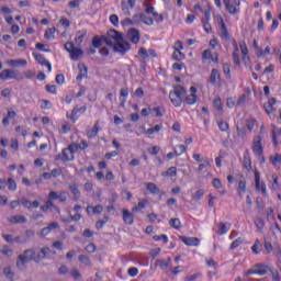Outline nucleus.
I'll return each instance as SVG.
<instances>
[{
    "instance_id": "64",
    "label": "nucleus",
    "mask_w": 281,
    "mask_h": 281,
    "mask_svg": "<svg viewBox=\"0 0 281 281\" xmlns=\"http://www.w3.org/2000/svg\"><path fill=\"white\" fill-rule=\"evenodd\" d=\"M167 177H177V167H170L167 170Z\"/></svg>"
},
{
    "instance_id": "31",
    "label": "nucleus",
    "mask_w": 281,
    "mask_h": 281,
    "mask_svg": "<svg viewBox=\"0 0 281 281\" xmlns=\"http://www.w3.org/2000/svg\"><path fill=\"white\" fill-rule=\"evenodd\" d=\"M239 48L244 56L243 60H245L246 58L249 59V57H247V54H249V48H247V43H245V41L239 42Z\"/></svg>"
},
{
    "instance_id": "12",
    "label": "nucleus",
    "mask_w": 281,
    "mask_h": 281,
    "mask_svg": "<svg viewBox=\"0 0 281 281\" xmlns=\"http://www.w3.org/2000/svg\"><path fill=\"white\" fill-rule=\"evenodd\" d=\"M140 36L142 34L137 29H130V31L127 32V37L134 45H137V43H139Z\"/></svg>"
},
{
    "instance_id": "26",
    "label": "nucleus",
    "mask_w": 281,
    "mask_h": 281,
    "mask_svg": "<svg viewBox=\"0 0 281 281\" xmlns=\"http://www.w3.org/2000/svg\"><path fill=\"white\" fill-rule=\"evenodd\" d=\"M87 111V105H83L81 108H75L72 109V112H71V116H70V120L72 122H76V115H78V113H85Z\"/></svg>"
},
{
    "instance_id": "30",
    "label": "nucleus",
    "mask_w": 281,
    "mask_h": 281,
    "mask_svg": "<svg viewBox=\"0 0 281 281\" xmlns=\"http://www.w3.org/2000/svg\"><path fill=\"white\" fill-rule=\"evenodd\" d=\"M140 23L151 26V25H155V20H153V18H150L144 13H140Z\"/></svg>"
},
{
    "instance_id": "20",
    "label": "nucleus",
    "mask_w": 281,
    "mask_h": 281,
    "mask_svg": "<svg viewBox=\"0 0 281 281\" xmlns=\"http://www.w3.org/2000/svg\"><path fill=\"white\" fill-rule=\"evenodd\" d=\"M7 65H9V67H26L27 60L26 59H9L7 60Z\"/></svg>"
},
{
    "instance_id": "25",
    "label": "nucleus",
    "mask_w": 281,
    "mask_h": 281,
    "mask_svg": "<svg viewBox=\"0 0 281 281\" xmlns=\"http://www.w3.org/2000/svg\"><path fill=\"white\" fill-rule=\"evenodd\" d=\"M244 168L247 172H251V156H249V151L244 153Z\"/></svg>"
},
{
    "instance_id": "57",
    "label": "nucleus",
    "mask_w": 281,
    "mask_h": 281,
    "mask_svg": "<svg viewBox=\"0 0 281 281\" xmlns=\"http://www.w3.org/2000/svg\"><path fill=\"white\" fill-rule=\"evenodd\" d=\"M0 80H10V69H4L0 72Z\"/></svg>"
},
{
    "instance_id": "14",
    "label": "nucleus",
    "mask_w": 281,
    "mask_h": 281,
    "mask_svg": "<svg viewBox=\"0 0 281 281\" xmlns=\"http://www.w3.org/2000/svg\"><path fill=\"white\" fill-rule=\"evenodd\" d=\"M277 102L278 100H276V98H271L263 104V109L268 115H273V113H276V108H273V105L277 104Z\"/></svg>"
},
{
    "instance_id": "22",
    "label": "nucleus",
    "mask_w": 281,
    "mask_h": 281,
    "mask_svg": "<svg viewBox=\"0 0 281 281\" xmlns=\"http://www.w3.org/2000/svg\"><path fill=\"white\" fill-rule=\"evenodd\" d=\"M79 75L77 76V81L81 82L83 78H87L88 76V68L85 66V64L78 65Z\"/></svg>"
},
{
    "instance_id": "5",
    "label": "nucleus",
    "mask_w": 281,
    "mask_h": 281,
    "mask_svg": "<svg viewBox=\"0 0 281 281\" xmlns=\"http://www.w3.org/2000/svg\"><path fill=\"white\" fill-rule=\"evenodd\" d=\"M113 52L124 56L127 52H131V43L126 42L124 37H121V41L116 42L113 46Z\"/></svg>"
},
{
    "instance_id": "39",
    "label": "nucleus",
    "mask_w": 281,
    "mask_h": 281,
    "mask_svg": "<svg viewBox=\"0 0 281 281\" xmlns=\"http://www.w3.org/2000/svg\"><path fill=\"white\" fill-rule=\"evenodd\" d=\"M254 223H255L258 232H262L265 229V220L257 217V218H255Z\"/></svg>"
},
{
    "instance_id": "58",
    "label": "nucleus",
    "mask_w": 281,
    "mask_h": 281,
    "mask_svg": "<svg viewBox=\"0 0 281 281\" xmlns=\"http://www.w3.org/2000/svg\"><path fill=\"white\" fill-rule=\"evenodd\" d=\"M110 22L114 27H117V25H120V18L116 14H112L110 15Z\"/></svg>"
},
{
    "instance_id": "52",
    "label": "nucleus",
    "mask_w": 281,
    "mask_h": 281,
    "mask_svg": "<svg viewBox=\"0 0 281 281\" xmlns=\"http://www.w3.org/2000/svg\"><path fill=\"white\" fill-rule=\"evenodd\" d=\"M238 52H239L238 48H237V50L234 49V52H233V63L235 65H240V55L238 54Z\"/></svg>"
},
{
    "instance_id": "61",
    "label": "nucleus",
    "mask_w": 281,
    "mask_h": 281,
    "mask_svg": "<svg viewBox=\"0 0 281 281\" xmlns=\"http://www.w3.org/2000/svg\"><path fill=\"white\" fill-rule=\"evenodd\" d=\"M243 245V238L238 237L231 244V249H236Z\"/></svg>"
},
{
    "instance_id": "4",
    "label": "nucleus",
    "mask_w": 281,
    "mask_h": 281,
    "mask_svg": "<svg viewBox=\"0 0 281 281\" xmlns=\"http://www.w3.org/2000/svg\"><path fill=\"white\" fill-rule=\"evenodd\" d=\"M65 49L69 53L71 60H78L81 56L85 55V50L76 47L74 42H67L65 44Z\"/></svg>"
},
{
    "instance_id": "45",
    "label": "nucleus",
    "mask_w": 281,
    "mask_h": 281,
    "mask_svg": "<svg viewBox=\"0 0 281 281\" xmlns=\"http://www.w3.org/2000/svg\"><path fill=\"white\" fill-rule=\"evenodd\" d=\"M158 265H159L160 269H162V271H166V269H168V267L170 265V258L158 260Z\"/></svg>"
},
{
    "instance_id": "55",
    "label": "nucleus",
    "mask_w": 281,
    "mask_h": 281,
    "mask_svg": "<svg viewBox=\"0 0 281 281\" xmlns=\"http://www.w3.org/2000/svg\"><path fill=\"white\" fill-rule=\"evenodd\" d=\"M237 135L241 139H245V137H247V130L245 127H238L237 126Z\"/></svg>"
},
{
    "instance_id": "16",
    "label": "nucleus",
    "mask_w": 281,
    "mask_h": 281,
    "mask_svg": "<svg viewBox=\"0 0 281 281\" xmlns=\"http://www.w3.org/2000/svg\"><path fill=\"white\" fill-rule=\"evenodd\" d=\"M50 254H52V249H49V247H44V248H42V249L37 252L36 257L34 258V262H38L40 260H45V258H46L47 256H49Z\"/></svg>"
},
{
    "instance_id": "1",
    "label": "nucleus",
    "mask_w": 281,
    "mask_h": 281,
    "mask_svg": "<svg viewBox=\"0 0 281 281\" xmlns=\"http://www.w3.org/2000/svg\"><path fill=\"white\" fill-rule=\"evenodd\" d=\"M188 93V90L186 87L181 85H175L173 90L169 92V100L171 104H173L176 108H179L183 104V95Z\"/></svg>"
},
{
    "instance_id": "23",
    "label": "nucleus",
    "mask_w": 281,
    "mask_h": 281,
    "mask_svg": "<svg viewBox=\"0 0 281 281\" xmlns=\"http://www.w3.org/2000/svg\"><path fill=\"white\" fill-rule=\"evenodd\" d=\"M255 272L257 276H267V273L269 272V267L262 263H257L255 266Z\"/></svg>"
},
{
    "instance_id": "21",
    "label": "nucleus",
    "mask_w": 281,
    "mask_h": 281,
    "mask_svg": "<svg viewBox=\"0 0 281 281\" xmlns=\"http://www.w3.org/2000/svg\"><path fill=\"white\" fill-rule=\"evenodd\" d=\"M123 222L125 223V225H133V223H135L133 213H131L126 209L123 210Z\"/></svg>"
},
{
    "instance_id": "60",
    "label": "nucleus",
    "mask_w": 281,
    "mask_h": 281,
    "mask_svg": "<svg viewBox=\"0 0 281 281\" xmlns=\"http://www.w3.org/2000/svg\"><path fill=\"white\" fill-rule=\"evenodd\" d=\"M183 153H186V146L178 145L177 149H175V155H177V157H180V155H183Z\"/></svg>"
},
{
    "instance_id": "9",
    "label": "nucleus",
    "mask_w": 281,
    "mask_h": 281,
    "mask_svg": "<svg viewBox=\"0 0 281 281\" xmlns=\"http://www.w3.org/2000/svg\"><path fill=\"white\" fill-rule=\"evenodd\" d=\"M252 153L258 155V157H262L263 148H262V136H255L252 142Z\"/></svg>"
},
{
    "instance_id": "46",
    "label": "nucleus",
    "mask_w": 281,
    "mask_h": 281,
    "mask_svg": "<svg viewBox=\"0 0 281 281\" xmlns=\"http://www.w3.org/2000/svg\"><path fill=\"white\" fill-rule=\"evenodd\" d=\"M121 9L123 14H125V16H131V10L128 9V3H126V1H122L121 2Z\"/></svg>"
},
{
    "instance_id": "49",
    "label": "nucleus",
    "mask_w": 281,
    "mask_h": 281,
    "mask_svg": "<svg viewBox=\"0 0 281 281\" xmlns=\"http://www.w3.org/2000/svg\"><path fill=\"white\" fill-rule=\"evenodd\" d=\"M104 43V40H102V36L101 37H98V36H95V37H93V40H92V46L93 47H102V44Z\"/></svg>"
},
{
    "instance_id": "51",
    "label": "nucleus",
    "mask_w": 281,
    "mask_h": 281,
    "mask_svg": "<svg viewBox=\"0 0 281 281\" xmlns=\"http://www.w3.org/2000/svg\"><path fill=\"white\" fill-rule=\"evenodd\" d=\"M52 207H55L54 202L52 200H47L45 205L41 206L42 212H47L48 210H52Z\"/></svg>"
},
{
    "instance_id": "2",
    "label": "nucleus",
    "mask_w": 281,
    "mask_h": 281,
    "mask_svg": "<svg viewBox=\"0 0 281 281\" xmlns=\"http://www.w3.org/2000/svg\"><path fill=\"white\" fill-rule=\"evenodd\" d=\"M36 258V250L34 248H30L23 251V254L18 256L16 259V267L21 271L25 269V263L31 262V260H34Z\"/></svg>"
},
{
    "instance_id": "38",
    "label": "nucleus",
    "mask_w": 281,
    "mask_h": 281,
    "mask_svg": "<svg viewBox=\"0 0 281 281\" xmlns=\"http://www.w3.org/2000/svg\"><path fill=\"white\" fill-rule=\"evenodd\" d=\"M93 212V214H102V212H104V209L102 207V205L98 204L95 206H88L87 207V212Z\"/></svg>"
},
{
    "instance_id": "27",
    "label": "nucleus",
    "mask_w": 281,
    "mask_h": 281,
    "mask_svg": "<svg viewBox=\"0 0 281 281\" xmlns=\"http://www.w3.org/2000/svg\"><path fill=\"white\" fill-rule=\"evenodd\" d=\"M85 36H87V31H78L76 33V37H75V43H77V45H82V41H85Z\"/></svg>"
},
{
    "instance_id": "62",
    "label": "nucleus",
    "mask_w": 281,
    "mask_h": 281,
    "mask_svg": "<svg viewBox=\"0 0 281 281\" xmlns=\"http://www.w3.org/2000/svg\"><path fill=\"white\" fill-rule=\"evenodd\" d=\"M1 252L4 255V256H8L9 258L12 256L13 251L10 247L8 246H3Z\"/></svg>"
},
{
    "instance_id": "33",
    "label": "nucleus",
    "mask_w": 281,
    "mask_h": 281,
    "mask_svg": "<svg viewBox=\"0 0 281 281\" xmlns=\"http://www.w3.org/2000/svg\"><path fill=\"white\" fill-rule=\"evenodd\" d=\"M213 106L214 109H216V111H218L221 115H223V101L221 100V98H216L213 100Z\"/></svg>"
},
{
    "instance_id": "63",
    "label": "nucleus",
    "mask_w": 281,
    "mask_h": 281,
    "mask_svg": "<svg viewBox=\"0 0 281 281\" xmlns=\"http://www.w3.org/2000/svg\"><path fill=\"white\" fill-rule=\"evenodd\" d=\"M67 149L74 155L77 150H80L79 147H78V144L76 143H72L70 144Z\"/></svg>"
},
{
    "instance_id": "19",
    "label": "nucleus",
    "mask_w": 281,
    "mask_h": 281,
    "mask_svg": "<svg viewBox=\"0 0 281 281\" xmlns=\"http://www.w3.org/2000/svg\"><path fill=\"white\" fill-rule=\"evenodd\" d=\"M58 157L60 161H74V154L68 148H64Z\"/></svg>"
},
{
    "instance_id": "8",
    "label": "nucleus",
    "mask_w": 281,
    "mask_h": 281,
    "mask_svg": "<svg viewBox=\"0 0 281 281\" xmlns=\"http://www.w3.org/2000/svg\"><path fill=\"white\" fill-rule=\"evenodd\" d=\"M223 3L229 14H237L240 0H223Z\"/></svg>"
},
{
    "instance_id": "44",
    "label": "nucleus",
    "mask_w": 281,
    "mask_h": 281,
    "mask_svg": "<svg viewBox=\"0 0 281 281\" xmlns=\"http://www.w3.org/2000/svg\"><path fill=\"white\" fill-rule=\"evenodd\" d=\"M9 78H11L12 80H23V76H21L18 70L12 69H10Z\"/></svg>"
},
{
    "instance_id": "32",
    "label": "nucleus",
    "mask_w": 281,
    "mask_h": 281,
    "mask_svg": "<svg viewBox=\"0 0 281 281\" xmlns=\"http://www.w3.org/2000/svg\"><path fill=\"white\" fill-rule=\"evenodd\" d=\"M9 221L10 223H13V225H16L19 223H27V218H25V216L22 215L12 216Z\"/></svg>"
},
{
    "instance_id": "11",
    "label": "nucleus",
    "mask_w": 281,
    "mask_h": 281,
    "mask_svg": "<svg viewBox=\"0 0 281 281\" xmlns=\"http://www.w3.org/2000/svg\"><path fill=\"white\" fill-rule=\"evenodd\" d=\"M180 240L187 245V247H199L201 240L196 237L180 236Z\"/></svg>"
},
{
    "instance_id": "48",
    "label": "nucleus",
    "mask_w": 281,
    "mask_h": 281,
    "mask_svg": "<svg viewBox=\"0 0 281 281\" xmlns=\"http://www.w3.org/2000/svg\"><path fill=\"white\" fill-rule=\"evenodd\" d=\"M227 232H228L227 225H225V223L221 222L218 225L217 234L220 236H223L224 234H227Z\"/></svg>"
},
{
    "instance_id": "35",
    "label": "nucleus",
    "mask_w": 281,
    "mask_h": 281,
    "mask_svg": "<svg viewBox=\"0 0 281 281\" xmlns=\"http://www.w3.org/2000/svg\"><path fill=\"white\" fill-rule=\"evenodd\" d=\"M246 191H247V182L245 180H239L238 181L239 196H243V194H245Z\"/></svg>"
},
{
    "instance_id": "10",
    "label": "nucleus",
    "mask_w": 281,
    "mask_h": 281,
    "mask_svg": "<svg viewBox=\"0 0 281 281\" xmlns=\"http://www.w3.org/2000/svg\"><path fill=\"white\" fill-rule=\"evenodd\" d=\"M33 56L40 65H42L43 67H47L48 71H52V64L49 63V60H46L45 55L41 53H33Z\"/></svg>"
},
{
    "instance_id": "3",
    "label": "nucleus",
    "mask_w": 281,
    "mask_h": 281,
    "mask_svg": "<svg viewBox=\"0 0 281 281\" xmlns=\"http://www.w3.org/2000/svg\"><path fill=\"white\" fill-rule=\"evenodd\" d=\"M122 37V33L115 30H110L108 31L106 35H102V41L109 47H115V45H117V42L121 41Z\"/></svg>"
},
{
    "instance_id": "17",
    "label": "nucleus",
    "mask_w": 281,
    "mask_h": 281,
    "mask_svg": "<svg viewBox=\"0 0 281 281\" xmlns=\"http://www.w3.org/2000/svg\"><path fill=\"white\" fill-rule=\"evenodd\" d=\"M255 186L257 190H261L263 194L267 193V186L265 182H260V172L255 171Z\"/></svg>"
},
{
    "instance_id": "47",
    "label": "nucleus",
    "mask_w": 281,
    "mask_h": 281,
    "mask_svg": "<svg viewBox=\"0 0 281 281\" xmlns=\"http://www.w3.org/2000/svg\"><path fill=\"white\" fill-rule=\"evenodd\" d=\"M270 161L272 166H279V164H281V155L276 154L274 156H270Z\"/></svg>"
},
{
    "instance_id": "59",
    "label": "nucleus",
    "mask_w": 281,
    "mask_h": 281,
    "mask_svg": "<svg viewBox=\"0 0 281 281\" xmlns=\"http://www.w3.org/2000/svg\"><path fill=\"white\" fill-rule=\"evenodd\" d=\"M256 125V121L254 119L246 121V128L251 133L254 131V126Z\"/></svg>"
},
{
    "instance_id": "50",
    "label": "nucleus",
    "mask_w": 281,
    "mask_h": 281,
    "mask_svg": "<svg viewBox=\"0 0 281 281\" xmlns=\"http://www.w3.org/2000/svg\"><path fill=\"white\" fill-rule=\"evenodd\" d=\"M3 274L9 280H13L14 279V272H12V268H10V267H7V268L3 269Z\"/></svg>"
},
{
    "instance_id": "6",
    "label": "nucleus",
    "mask_w": 281,
    "mask_h": 281,
    "mask_svg": "<svg viewBox=\"0 0 281 281\" xmlns=\"http://www.w3.org/2000/svg\"><path fill=\"white\" fill-rule=\"evenodd\" d=\"M222 80L223 79H221V71H218V69L216 68H213L209 77L210 85H212V87H223Z\"/></svg>"
},
{
    "instance_id": "53",
    "label": "nucleus",
    "mask_w": 281,
    "mask_h": 281,
    "mask_svg": "<svg viewBox=\"0 0 281 281\" xmlns=\"http://www.w3.org/2000/svg\"><path fill=\"white\" fill-rule=\"evenodd\" d=\"M203 194H205V191L202 189L198 190L192 196L193 201H201V199H203Z\"/></svg>"
},
{
    "instance_id": "15",
    "label": "nucleus",
    "mask_w": 281,
    "mask_h": 281,
    "mask_svg": "<svg viewBox=\"0 0 281 281\" xmlns=\"http://www.w3.org/2000/svg\"><path fill=\"white\" fill-rule=\"evenodd\" d=\"M210 19H211V12L210 10L204 11V18L202 19L204 32L206 34H210L212 32V25L210 24Z\"/></svg>"
},
{
    "instance_id": "34",
    "label": "nucleus",
    "mask_w": 281,
    "mask_h": 281,
    "mask_svg": "<svg viewBox=\"0 0 281 281\" xmlns=\"http://www.w3.org/2000/svg\"><path fill=\"white\" fill-rule=\"evenodd\" d=\"M69 190L70 192H72L74 194V200L78 201V199H80V190H78V186L76 184H70L69 186Z\"/></svg>"
},
{
    "instance_id": "54",
    "label": "nucleus",
    "mask_w": 281,
    "mask_h": 281,
    "mask_svg": "<svg viewBox=\"0 0 281 281\" xmlns=\"http://www.w3.org/2000/svg\"><path fill=\"white\" fill-rule=\"evenodd\" d=\"M146 203H147L146 200L138 202V204L132 209V212H137L138 210H144V207H146Z\"/></svg>"
},
{
    "instance_id": "43",
    "label": "nucleus",
    "mask_w": 281,
    "mask_h": 281,
    "mask_svg": "<svg viewBox=\"0 0 281 281\" xmlns=\"http://www.w3.org/2000/svg\"><path fill=\"white\" fill-rule=\"evenodd\" d=\"M106 223H109V216L104 215L102 220H100L95 223V228L102 229L104 227V225H106Z\"/></svg>"
},
{
    "instance_id": "56",
    "label": "nucleus",
    "mask_w": 281,
    "mask_h": 281,
    "mask_svg": "<svg viewBox=\"0 0 281 281\" xmlns=\"http://www.w3.org/2000/svg\"><path fill=\"white\" fill-rule=\"evenodd\" d=\"M142 23V13L140 14H134L132 16V24L133 25H139Z\"/></svg>"
},
{
    "instance_id": "36",
    "label": "nucleus",
    "mask_w": 281,
    "mask_h": 281,
    "mask_svg": "<svg viewBox=\"0 0 281 281\" xmlns=\"http://www.w3.org/2000/svg\"><path fill=\"white\" fill-rule=\"evenodd\" d=\"M147 190L150 194H159V187L153 182L147 183Z\"/></svg>"
},
{
    "instance_id": "24",
    "label": "nucleus",
    "mask_w": 281,
    "mask_h": 281,
    "mask_svg": "<svg viewBox=\"0 0 281 281\" xmlns=\"http://www.w3.org/2000/svg\"><path fill=\"white\" fill-rule=\"evenodd\" d=\"M220 31L221 35L223 36V38H225V41H229V38H232V35L227 31V26L225 25V22L223 20H221L220 22Z\"/></svg>"
},
{
    "instance_id": "37",
    "label": "nucleus",
    "mask_w": 281,
    "mask_h": 281,
    "mask_svg": "<svg viewBox=\"0 0 281 281\" xmlns=\"http://www.w3.org/2000/svg\"><path fill=\"white\" fill-rule=\"evenodd\" d=\"M7 187L10 192H16V181L12 178L7 180Z\"/></svg>"
},
{
    "instance_id": "18",
    "label": "nucleus",
    "mask_w": 281,
    "mask_h": 281,
    "mask_svg": "<svg viewBox=\"0 0 281 281\" xmlns=\"http://www.w3.org/2000/svg\"><path fill=\"white\" fill-rule=\"evenodd\" d=\"M99 124H100V121H97L92 128L87 130L86 135L88 139H93V137H98V133H100Z\"/></svg>"
},
{
    "instance_id": "29",
    "label": "nucleus",
    "mask_w": 281,
    "mask_h": 281,
    "mask_svg": "<svg viewBox=\"0 0 281 281\" xmlns=\"http://www.w3.org/2000/svg\"><path fill=\"white\" fill-rule=\"evenodd\" d=\"M55 34H56V27H50L45 32L44 38H46V41H54V38H56Z\"/></svg>"
},
{
    "instance_id": "28",
    "label": "nucleus",
    "mask_w": 281,
    "mask_h": 281,
    "mask_svg": "<svg viewBox=\"0 0 281 281\" xmlns=\"http://www.w3.org/2000/svg\"><path fill=\"white\" fill-rule=\"evenodd\" d=\"M223 74L226 80H232V66L229 64H223Z\"/></svg>"
},
{
    "instance_id": "7",
    "label": "nucleus",
    "mask_w": 281,
    "mask_h": 281,
    "mask_svg": "<svg viewBox=\"0 0 281 281\" xmlns=\"http://www.w3.org/2000/svg\"><path fill=\"white\" fill-rule=\"evenodd\" d=\"M196 87L192 86L190 88V94H187L184 99H182L183 104H188L189 106H192L193 104H196L199 102V97L196 95Z\"/></svg>"
},
{
    "instance_id": "40",
    "label": "nucleus",
    "mask_w": 281,
    "mask_h": 281,
    "mask_svg": "<svg viewBox=\"0 0 281 281\" xmlns=\"http://www.w3.org/2000/svg\"><path fill=\"white\" fill-rule=\"evenodd\" d=\"M217 126L222 133H227V131H229V124L225 121H218Z\"/></svg>"
},
{
    "instance_id": "13",
    "label": "nucleus",
    "mask_w": 281,
    "mask_h": 281,
    "mask_svg": "<svg viewBox=\"0 0 281 281\" xmlns=\"http://www.w3.org/2000/svg\"><path fill=\"white\" fill-rule=\"evenodd\" d=\"M20 203H21V205H23V207H25L26 210H32V207L34 209V210H36L37 207H40V205H41V202H38V201H30V200H27V199H25V198H22L21 200H20Z\"/></svg>"
},
{
    "instance_id": "42",
    "label": "nucleus",
    "mask_w": 281,
    "mask_h": 281,
    "mask_svg": "<svg viewBox=\"0 0 281 281\" xmlns=\"http://www.w3.org/2000/svg\"><path fill=\"white\" fill-rule=\"evenodd\" d=\"M78 260L79 262H82V265H86V267H91V259H89L87 255H79Z\"/></svg>"
},
{
    "instance_id": "41",
    "label": "nucleus",
    "mask_w": 281,
    "mask_h": 281,
    "mask_svg": "<svg viewBox=\"0 0 281 281\" xmlns=\"http://www.w3.org/2000/svg\"><path fill=\"white\" fill-rule=\"evenodd\" d=\"M170 227H173V229H181V220L179 218H171L169 221Z\"/></svg>"
}]
</instances>
